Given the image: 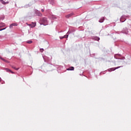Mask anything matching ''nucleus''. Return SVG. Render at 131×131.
<instances>
[{
	"mask_svg": "<svg viewBox=\"0 0 131 131\" xmlns=\"http://www.w3.org/2000/svg\"><path fill=\"white\" fill-rule=\"evenodd\" d=\"M37 16H39V17H41L42 16V14H41L40 12L37 11L36 13Z\"/></svg>",
	"mask_w": 131,
	"mask_h": 131,
	"instance_id": "7",
	"label": "nucleus"
},
{
	"mask_svg": "<svg viewBox=\"0 0 131 131\" xmlns=\"http://www.w3.org/2000/svg\"><path fill=\"white\" fill-rule=\"evenodd\" d=\"M3 27H5V24H3L2 26H0V31L5 30V29H6V28H3V29H1Z\"/></svg>",
	"mask_w": 131,
	"mask_h": 131,
	"instance_id": "5",
	"label": "nucleus"
},
{
	"mask_svg": "<svg viewBox=\"0 0 131 131\" xmlns=\"http://www.w3.org/2000/svg\"><path fill=\"white\" fill-rule=\"evenodd\" d=\"M7 72H11V70L9 69H7Z\"/></svg>",
	"mask_w": 131,
	"mask_h": 131,
	"instance_id": "15",
	"label": "nucleus"
},
{
	"mask_svg": "<svg viewBox=\"0 0 131 131\" xmlns=\"http://www.w3.org/2000/svg\"><path fill=\"white\" fill-rule=\"evenodd\" d=\"M120 56V55H119V54H116V55H115V58L116 59H118V58L117 57H118V56Z\"/></svg>",
	"mask_w": 131,
	"mask_h": 131,
	"instance_id": "12",
	"label": "nucleus"
},
{
	"mask_svg": "<svg viewBox=\"0 0 131 131\" xmlns=\"http://www.w3.org/2000/svg\"><path fill=\"white\" fill-rule=\"evenodd\" d=\"M27 42V43H32V41L29 40V41H28Z\"/></svg>",
	"mask_w": 131,
	"mask_h": 131,
	"instance_id": "14",
	"label": "nucleus"
},
{
	"mask_svg": "<svg viewBox=\"0 0 131 131\" xmlns=\"http://www.w3.org/2000/svg\"><path fill=\"white\" fill-rule=\"evenodd\" d=\"M43 51H44L43 49H40V52L41 53H42V52H43Z\"/></svg>",
	"mask_w": 131,
	"mask_h": 131,
	"instance_id": "16",
	"label": "nucleus"
},
{
	"mask_svg": "<svg viewBox=\"0 0 131 131\" xmlns=\"http://www.w3.org/2000/svg\"><path fill=\"white\" fill-rule=\"evenodd\" d=\"M41 12H45V10L41 9Z\"/></svg>",
	"mask_w": 131,
	"mask_h": 131,
	"instance_id": "20",
	"label": "nucleus"
},
{
	"mask_svg": "<svg viewBox=\"0 0 131 131\" xmlns=\"http://www.w3.org/2000/svg\"><path fill=\"white\" fill-rule=\"evenodd\" d=\"M2 81V78H0V82Z\"/></svg>",
	"mask_w": 131,
	"mask_h": 131,
	"instance_id": "21",
	"label": "nucleus"
},
{
	"mask_svg": "<svg viewBox=\"0 0 131 131\" xmlns=\"http://www.w3.org/2000/svg\"><path fill=\"white\" fill-rule=\"evenodd\" d=\"M99 22H100V23H102V22H103V20H102V19H100V20H99Z\"/></svg>",
	"mask_w": 131,
	"mask_h": 131,
	"instance_id": "17",
	"label": "nucleus"
},
{
	"mask_svg": "<svg viewBox=\"0 0 131 131\" xmlns=\"http://www.w3.org/2000/svg\"><path fill=\"white\" fill-rule=\"evenodd\" d=\"M13 26H18V24L17 23H13L10 25V28H13Z\"/></svg>",
	"mask_w": 131,
	"mask_h": 131,
	"instance_id": "4",
	"label": "nucleus"
},
{
	"mask_svg": "<svg viewBox=\"0 0 131 131\" xmlns=\"http://www.w3.org/2000/svg\"><path fill=\"white\" fill-rule=\"evenodd\" d=\"M31 28H33V27H34L35 26H36V23L32 22L31 24Z\"/></svg>",
	"mask_w": 131,
	"mask_h": 131,
	"instance_id": "6",
	"label": "nucleus"
},
{
	"mask_svg": "<svg viewBox=\"0 0 131 131\" xmlns=\"http://www.w3.org/2000/svg\"><path fill=\"white\" fill-rule=\"evenodd\" d=\"M10 73H12V74H14V73L13 71H12L11 70V71H10Z\"/></svg>",
	"mask_w": 131,
	"mask_h": 131,
	"instance_id": "18",
	"label": "nucleus"
},
{
	"mask_svg": "<svg viewBox=\"0 0 131 131\" xmlns=\"http://www.w3.org/2000/svg\"><path fill=\"white\" fill-rule=\"evenodd\" d=\"M1 2L3 5H6V4H9V2H5L4 0H1Z\"/></svg>",
	"mask_w": 131,
	"mask_h": 131,
	"instance_id": "9",
	"label": "nucleus"
},
{
	"mask_svg": "<svg viewBox=\"0 0 131 131\" xmlns=\"http://www.w3.org/2000/svg\"><path fill=\"white\" fill-rule=\"evenodd\" d=\"M67 70H69V71L74 70V67H71L69 68L68 69H67Z\"/></svg>",
	"mask_w": 131,
	"mask_h": 131,
	"instance_id": "8",
	"label": "nucleus"
},
{
	"mask_svg": "<svg viewBox=\"0 0 131 131\" xmlns=\"http://www.w3.org/2000/svg\"><path fill=\"white\" fill-rule=\"evenodd\" d=\"M28 26H30V27H31V24H28Z\"/></svg>",
	"mask_w": 131,
	"mask_h": 131,
	"instance_id": "19",
	"label": "nucleus"
},
{
	"mask_svg": "<svg viewBox=\"0 0 131 131\" xmlns=\"http://www.w3.org/2000/svg\"><path fill=\"white\" fill-rule=\"evenodd\" d=\"M118 68H120V67L110 69L108 70V71H109V72H111V71H114V70H116V69H118Z\"/></svg>",
	"mask_w": 131,
	"mask_h": 131,
	"instance_id": "2",
	"label": "nucleus"
},
{
	"mask_svg": "<svg viewBox=\"0 0 131 131\" xmlns=\"http://www.w3.org/2000/svg\"><path fill=\"white\" fill-rule=\"evenodd\" d=\"M40 23L41 25H44L45 26H46V25H48V20L47 19V18L43 17L41 18Z\"/></svg>",
	"mask_w": 131,
	"mask_h": 131,
	"instance_id": "1",
	"label": "nucleus"
},
{
	"mask_svg": "<svg viewBox=\"0 0 131 131\" xmlns=\"http://www.w3.org/2000/svg\"><path fill=\"white\" fill-rule=\"evenodd\" d=\"M73 15H74L73 13H70L69 14L66 15V18H67V19H69V18H70L71 17H72Z\"/></svg>",
	"mask_w": 131,
	"mask_h": 131,
	"instance_id": "3",
	"label": "nucleus"
},
{
	"mask_svg": "<svg viewBox=\"0 0 131 131\" xmlns=\"http://www.w3.org/2000/svg\"><path fill=\"white\" fill-rule=\"evenodd\" d=\"M68 37V35H64L63 37H60V39H63V38H66Z\"/></svg>",
	"mask_w": 131,
	"mask_h": 131,
	"instance_id": "10",
	"label": "nucleus"
},
{
	"mask_svg": "<svg viewBox=\"0 0 131 131\" xmlns=\"http://www.w3.org/2000/svg\"><path fill=\"white\" fill-rule=\"evenodd\" d=\"M1 59L3 60V61H4V62H6V63H8V60L3 58H1Z\"/></svg>",
	"mask_w": 131,
	"mask_h": 131,
	"instance_id": "13",
	"label": "nucleus"
},
{
	"mask_svg": "<svg viewBox=\"0 0 131 131\" xmlns=\"http://www.w3.org/2000/svg\"><path fill=\"white\" fill-rule=\"evenodd\" d=\"M12 68L15 69V70H19V68H16V67L12 66Z\"/></svg>",
	"mask_w": 131,
	"mask_h": 131,
	"instance_id": "11",
	"label": "nucleus"
}]
</instances>
